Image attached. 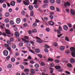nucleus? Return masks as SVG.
<instances>
[{
  "instance_id": "nucleus-58",
  "label": "nucleus",
  "mask_w": 75,
  "mask_h": 75,
  "mask_svg": "<svg viewBox=\"0 0 75 75\" xmlns=\"http://www.w3.org/2000/svg\"><path fill=\"white\" fill-rule=\"evenodd\" d=\"M44 51L45 52H48V50L46 48H45L44 49Z\"/></svg>"
},
{
  "instance_id": "nucleus-17",
  "label": "nucleus",
  "mask_w": 75,
  "mask_h": 75,
  "mask_svg": "<svg viewBox=\"0 0 75 75\" xmlns=\"http://www.w3.org/2000/svg\"><path fill=\"white\" fill-rule=\"evenodd\" d=\"M55 68L56 69H59L61 68V66H55Z\"/></svg>"
},
{
  "instance_id": "nucleus-49",
  "label": "nucleus",
  "mask_w": 75,
  "mask_h": 75,
  "mask_svg": "<svg viewBox=\"0 0 75 75\" xmlns=\"http://www.w3.org/2000/svg\"><path fill=\"white\" fill-rule=\"evenodd\" d=\"M7 43L8 44H10L11 43V41L9 40H7Z\"/></svg>"
},
{
  "instance_id": "nucleus-41",
  "label": "nucleus",
  "mask_w": 75,
  "mask_h": 75,
  "mask_svg": "<svg viewBox=\"0 0 75 75\" xmlns=\"http://www.w3.org/2000/svg\"><path fill=\"white\" fill-rule=\"evenodd\" d=\"M4 21L5 23H7L9 22V20L8 19H6L4 20Z\"/></svg>"
},
{
  "instance_id": "nucleus-4",
  "label": "nucleus",
  "mask_w": 75,
  "mask_h": 75,
  "mask_svg": "<svg viewBox=\"0 0 75 75\" xmlns=\"http://www.w3.org/2000/svg\"><path fill=\"white\" fill-rule=\"evenodd\" d=\"M70 62L71 64L75 63V60L73 58H71L70 60Z\"/></svg>"
},
{
  "instance_id": "nucleus-9",
  "label": "nucleus",
  "mask_w": 75,
  "mask_h": 75,
  "mask_svg": "<svg viewBox=\"0 0 75 75\" xmlns=\"http://www.w3.org/2000/svg\"><path fill=\"white\" fill-rule=\"evenodd\" d=\"M29 9L30 10H33V6L32 5H30L28 7Z\"/></svg>"
},
{
  "instance_id": "nucleus-52",
  "label": "nucleus",
  "mask_w": 75,
  "mask_h": 75,
  "mask_svg": "<svg viewBox=\"0 0 75 75\" xmlns=\"http://www.w3.org/2000/svg\"><path fill=\"white\" fill-rule=\"evenodd\" d=\"M15 56H16V57H18V55H19V53L17 52L15 54Z\"/></svg>"
},
{
  "instance_id": "nucleus-43",
  "label": "nucleus",
  "mask_w": 75,
  "mask_h": 75,
  "mask_svg": "<svg viewBox=\"0 0 75 75\" xmlns=\"http://www.w3.org/2000/svg\"><path fill=\"white\" fill-rule=\"evenodd\" d=\"M56 3L57 4H60L61 3V1L60 0H57Z\"/></svg>"
},
{
  "instance_id": "nucleus-15",
  "label": "nucleus",
  "mask_w": 75,
  "mask_h": 75,
  "mask_svg": "<svg viewBox=\"0 0 75 75\" xmlns=\"http://www.w3.org/2000/svg\"><path fill=\"white\" fill-rule=\"evenodd\" d=\"M67 66L69 68H72V65L70 63H68L67 64Z\"/></svg>"
},
{
  "instance_id": "nucleus-39",
  "label": "nucleus",
  "mask_w": 75,
  "mask_h": 75,
  "mask_svg": "<svg viewBox=\"0 0 75 75\" xmlns=\"http://www.w3.org/2000/svg\"><path fill=\"white\" fill-rule=\"evenodd\" d=\"M37 32V30L35 29H34L32 30V33H36V32Z\"/></svg>"
},
{
  "instance_id": "nucleus-5",
  "label": "nucleus",
  "mask_w": 75,
  "mask_h": 75,
  "mask_svg": "<svg viewBox=\"0 0 75 75\" xmlns=\"http://www.w3.org/2000/svg\"><path fill=\"white\" fill-rule=\"evenodd\" d=\"M21 21V19L19 18H18L16 19V22L17 24H19Z\"/></svg>"
},
{
  "instance_id": "nucleus-30",
  "label": "nucleus",
  "mask_w": 75,
  "mask_h": 75,
  "mask_svg": "<svg viewBox=\"0 0 75 75\" xmlns=\"http://www.w3.org/2000/svg\"><path fill=\"white\" fill-rule=\"evenodd\" d=\"M21 14L22 15H25V12L24 11H22L21 12Z\"/></svg>"
},
{
  "instance_id": "nucleus-64",
  "label": "nucleus",
  "mask_w": 75,
  "mask_h": 75,
  "mask_svg": "<svg viewBox=\"0 0 75 75\" xmlns=\"http://www.w3.org/2000/svg\"><path fill=\"white\" fill-rule=\"evenodd\" d=\"M7 49L8 50H9V51H11V49L10 47H7Z\"/></svg>"
},
{
  "instance_id": "nucleus-48",
  "label": "nucleus",
  "mask_w": 75,
  "mask_h": 75,
  "mask_svg": "<svg viewBox=\"0 0 75 75\" xmlns=\"http://www.w3.org/2000/svg\"><path fill=\"white\" fill-rule=\"evenodd\" d=\"M10 23L11 25H13L14 24V22H13L11 20L10 22Z\"/></svg>"
},
{
  "instance_id": "nucleus-3",
  "label": "nucleus",
  "mask_w": 75,
  "mask_h": 75,
  "mask_svg": "<svg viewBox=\"0 0 75 75\" xmlns=\"http://www.w3.org/2000/svg\"><path fill=\"white\" fill-rule=\"evenodd\" d=\"M63 29L65 31H67L68 30V27L66 25H65L63 26Z\"/></svg>"
},
{
  "instance_id": "nucleus-57",
  "label": "nucleus",
  "mask_w": 75,
  "mask_h": 75,
  "mask_svg": "<svg viewBox=\"0 0 75 75\" xmlns=\"http://www.w3.org/2000/svg\"><path fill=\"white\" fill-rule=\"evenodd\" d=\"M46 30L47 32H49V31H50V28H47L46 29Z\"/></svg>"
},
{
  "instance_id": "nucleus-29",
  "label": "nucleus",
  "mask_w": 75,
  "mask_h": 75,
  "mask_svg": "<svg viewBox=\"0 0 75 75\" xmlns=\"http://www.w3.org/2000/svg\"><path fill=\"white\" fill-rule=\"evenodd\" d=\"M71 55L73 57H75V52H71Z\"/></svg>"
},
{
  "instance_id": "nucleus-44",
  "label": "nucleus",
  "mask_w": 75,
  "mask_h": 75,
  "mask_svg": "<svg viewBox=\"0 0 75 75\" xmlns=\"http://www.w3.org/2000/svg\"><path fill=\"white\" fill-rule=\"evenodd\" d=\"M59 30L60 31H62V28H61V26H59Z\"/></svg>"
},
{
  "instance_id": "nucleus-14",
  "label": "nucleus",
  "mask_w": 75,
  "mask_h": 75,
  "mask_svg": "<svg viewBox=\"0 0 75 75\" xmlns=\"http://www.w3.org/2000/svg\"><path fill=\"white\" fill-rule=\"evenodd\" d=\"M30 71L32 74H35V70H34L33 69H30Z\"/></svg>"
},
{
  "instance_id": "nucleus-59",
  "label": "nucleus",
  "mask_w": 75,
  "mask_h": 75,
  "mask_svg": "<svg viewBox=\"0 0 75 75\" xmlns=\"http://www.w3.org/2000/svg\"><path fill=\"white\" fill-rule=\"evenodd\" d=\"M60 30H57V33L58 34H61V32H60Z\"/></svg>"
},
{
  "instance_id": "nucleus-40",
  "label": "nucleus",
  "mask_w": 75,
  "mask_h": 75,
  "mask_svg": "<svg viewBox=\"0 0 75 75\" xmlns=\"http://www.w3.org/2000/svg\"><path fill=\"white\" fill-rule=\"evenodd\" d=\"M13 30L15 31H18V28H17V27H14L13 28Z\"/></svg>"
},
{
  "instance_id": "nucleus-21",
  "label": "nucleus",
  "mask_w": 75,
  "mask_h": 75,
  "mask_svg": "<svg viewBox=\"0 0 75 75\" xmlns=\"http://www.w3.org/2000/svg\"><path fill=\"white\" fill-rule=\"evenodd\" d=\"M10 16V13L8 12H6L5 14V17H8Z\"/></svg>"
},
{
  "instance_id": "nucleus-11",
  "label": "nucleus",
  "mask_w": 75,
  "mask_h": 75,
  "mask_svg": "<svg viewBox=\"0 0 75 75\" xmlns=\"http://www.w3.org/2000/svg\"><path fill=\"white\" fill-rule=\"evenodd\" d=\"M59 49L61 51H64L65 49V47L64 46H61L59 48Z\"/></svg>"
},
{
  "instance_id": "nucleus-36",
  "label": "nucleus",
  "mask_w": 75,
  "mask_h": 75,
  "mask_svg": "<svg viewBox=\"0 0 75 75\" xmlns=\"http://www.w3.org/2000/svg\"><path fill=\"white\" fill-rule=\"evenodd\" d=\"M48 61H54V59L51 58H49L48 59Z\"/></svg>"
},
{
  "instance_id": "nucleus-1",
  "label": "nucleus",
  "mask_w": 75,
  "mask_h": 75,
  "mask_svg": "<svg viewBox=\"0 0 75 75\" xmlns=\"http://www.w3.org/2000/svg\"><path fill=\"white\" fill-rule=\"evenodd\" d=\"M62 3H64V7H67V5L68 6H71V4H70V3H69V2H68V1L67 2L66 4V2H64V1H62Z\"/></svg>"
},
{
  "instance_id": "nucleus-34",
  "label": "nucleus",
  "mask_w": 75,
  "mask_h": 75,
  "mask_svg": "<svg viewBox=\"0 0 75 75\" xmlns=\"http://www.w3.org/2000/svg\"><path fill=\"white\" fill-rule=\"evenodd\" d=\"M2 6L3 7V8H6L7 7V5L5 4H3L2 5Z\"/></svg>"
},
{
  "instance_id": "nucleus-7",
  "label": "nucleus",
  "mask_w": 75,
  "mask_h": 75,
  "mask_svg": "<svg viewBox=\"0 0 75 75\" xmlns=\"http://www.w3.org/2000/svg\"><path fill=\"white\" fill-rule=\"evenodd\" d=\"M71 13L72 15H75V11L72 9H71Z\"/></svg>"
},
{
  "instance_id": "nucleus-28",
  "label": "nucleus",
  "mask_w": 75,
  "mask_h": 75,
  "mask_svg": "<svg viewBox=\"0 0 75 75\" xmlns=\"http://www.w3.org/2000/svg\"><path fill=\"white\" fill-rule=\"evenodd\" d=\"M34 67H35V68H39V64H36L35 65Z\"/></svg>"
},
{
  "instance_id": "nucleus-35",
  "label": "nucleus",
  "mask_w": 75,
  "mask_h": 75,
  "mask_svg": "<svg viewBox=\"0 0 75 75\" xmlns=\"http://www.w3.org/2000/svg\"><path fill=\"white\" fill-rule=\"evenodd\" d=\"M65 39L66 41H68L69 42V38H68L67 37H66L65 38Z\"/></svg>"
},
{
  "instance_id": "nucleus-46",
  "label": "nucleus",
  "mask_w": 75,
  "mask_h": 75,
  "mask_svg": "<svg viewBox=\"0 0 75 75\" xmlns=\"http://www.w3.org/2000/svg\"><path fill=\"white\" fill-rule=\"evenodd\" d=\"M33 15H34V12H33V11H31L30 12V16H33Z\"/></svg>"
},
{
  "instance_id": "nucleus-31",
  "label": "nucleus",
  "mask_w": 75,
  "mask_h": 75,
  "mask_svg": "<svg viewBox=\"0 0 75 75\" xmlns=\"http://www.w3.org/2000/svg\"><path fill=\"white\" fill-rule=\"evenodd\" d=\"M45 47L46 48H50V46L48 45L47 44H46L45 45Z\"/></svg>"
},
{
  "instance_id": "nucleus-56",
  "label": "nucleus",
  "mask_w": 75,
  "mask_h": 75,
  "mask_svg": "<svg viewBox=\"0 0 75 75\" xmlns=\"http://www.w3.org/2000/svg\"><path fill=\"white\" fill-rule=\"evenodd\" d=\"M65 73L67 74H68V75H70V74H71V73L68 71H65Z\"/></svg>"
},
{
  "instance_id": "nucleus-10",
  "label": "nucleus",
  "mask_w": 75,
  "mask_h": 75,
  "mask_svg": "<svg viewBox=\"0 0 75 75\" xmlns=\"http://www.w3.org/2000/svg\"><path fill=\"white\" fill-rule=\"evenodd\" d=\"M70 50L71 51H72V52H75V48L73 47H71L70 48Z\"/></svg>"
},
{
  "instance_id": "nucleus-27",
  "label": "nucleus",
  "mask_w": 75,
  "mask_h": 75,
  "mask_svg": "<svg viewBox=\"0 0 75 75\" xmlns=\"http://www.w3.org/2000/svg\"><path fill=\"white\" fill-rule=\"evenodd\" d=\"M38 0H34V2L33 3V4H37Z\"/></svg>"
},
{
  "instance_id": "nucleus-18",
  "label": "nucleus",
  "mask_w": 75,
  "mask_h": 75,
  "mask_svg": "<svg viewBox=\"0 0 75 75\" xmlns=\"http://www.w3.org/2000/svg\"><path fill=\"white\" fill-rule=\"evenodd\" d=\"M12 67V64H9L7 65V67L9 69L11 68Z\"/></svg>"
},
{
  "instance_id": "nucleus-25",
  "label": "nucleus",
  "mask_w": 75,
  "mask_h": 75,
  "mask_svg": "<svg viewBox=\"0 0 75 75\" xmlns=\"http://www.w3.org/2000/svg\"><path fill=\"white\" fill-rule=\"evenodd\" d=\"M11 47L12 48H13V49H15V48H16V45L15 44H13L12 45Z\"/></svg>"
},
{
  "instance_id": "nucleus-63",
  "label": "nucleus",
  "mask_w": 75,
  "mask_h": 75,
  "mask_svg": "<svg viewBox=\"0 0 75 75\" xmlns=\"http://www.w3.org/2000/svg\"><path fill=\"white\" fill-rule=\"evenodd\" d=\"M66 54H69L70 53V52H69V50H67L66 51Z\"/></svg>"
},
{
  "instance_id": "nucleus-51",
  "label": "nucleus",
  "mask_w": 75,
  "mask_h": 75,
  "mask_svg": "<svg viewBox=\"0 0 75 75\" xmlns=\"http://www.w3.org/2000/svg\"><path fill=\"white\" fill-rule=\"evenodd\" d=\"M2 35H3L4 36V37H6L7 35L6 34V33H2Z\"/></svg>"
},
{
  "instance_id": "nucleus-12",
  "label": "nucleus",
  "mask_w": 75,
  "mask_h": 75,
  "mask_svg": "<svg viewBox=\"0 0 75 75\" xmlns=\"http://www.w3.org/2000/svg\"><path fill=\"white\" fill-rule=\"evenodd\" d=\"M15 4L16 3L14 1H12L11 2V5L12 6H15Z\"/></svg>"
},
{
  "instance_id": "nucleus-13",
  "label": "nucleus",
  "mask_w": 75,
  "mask_h": 75,
  "mask_svg": "<svg viewBox=\"0 0 75 75\" xmlns=\"http://www.w3.org/2000/svg\"><path fill=\"white\" fill-rule=\"evenodd\" d=\"M5 30L6 31V34H11V33H10V30L7 29H5Z\"/></svg>"
},
{
  "instance_id": "nucleus-50",
  "label": "nucleus",
  "mask_w": 75,
  "mask_h": 75,
  "mask_svg": "<svg viewBox=\"0 0 75 75\" xmlns=\"http://www.w3.org/2000/svg\"><path fill=\"white\" fill-rule=\"evenodd\" d=\"M67 24L70 28H71L72 27V25L71 24V23H67Z\"/></svg>"
},
{
  "instance_id": "nucleus-47",
  "label": "nucleus",
  "mask_w": 75,
  "mask_h": 75,
  "mask_svg": "<svg viewBox=\"0 0 75 75\" xmlns=\"http://www.w3.org/2000/svg\"><path fill=\"white\" fill-rule=\"evenodd\" d=\"M30 70L28 69H25L24 70V72H29Z\"/></svg>"
},
{
  "instance_id": "nucleus-53",
  "label": "nucleus",
  "mask_w": 75,
  "mask_h": 75,
  "mask_svg": "<svg viewBox=\"0 0 75 75\" xmlns=\"http://www.w3.org/2000/svg\"><path fill=\"white\" fill-rule=\"evenodd\" d=\"M53 45L54 46H55V47H57L58 45V44H57V42H55L54 43Z\"/></svg>"
},
{
  "instance_id": "nucleus-23",
  "label": "nucleus",
  "mask_w": 75,
  "mask_h": 75,
  "mask_svg": "<svg viewBox=\"0 0 75 75\" xmlns=\"http://www.w3.org/2000/svg\"><path fill=\"white\" fill-rule=\"evenodd\" d=\"M37 23H35L33 24V27H37Z\"/></svg>"
},
{
  "instance_id": "nucleus-6",
  "label": "nucleus",
  "mask_w": 75,
  "mask_h": 75,
  "mask_svg": "<svg viewBox=\"0 0 75 75\" xmlns=\"http://www.w3.org/2000/svg\"><path fill=\"white\" fill-rule=\"evenodd\" d=\"M48 23L50 25H54V24H55V23L54 22H53L52 21H50Z\"/></svg>"
},
{
  "instance_id": "nucleus-33",
  "label": "nucleus",
  "mask_w": 75,
  "mask_h": 75,
  "mask_svg": "<svg viewBox=\"0 0 75 75\" xmlns=\"http://www.w3.org/2000/svg\"><path fill=\"white\" fill-rule=\"evenodd\" d=\"M54 65L55 64H54L53 63H51L50 64V66L51 67H54Z\"/></svg>"
},
{
  "instance_id": "nucleus-32",
  "label": "nucleus",
  "mask_w": 75,
  "mask_h": 75,
  "mask_svg": "<svg viewBox=\"0 0 75 75\" xmlns=\"http://www.w3.org/2000/svg\"><path fill=\"white\" fill-rule=\"evenodd\" d=\"M43 3H46L47 4L48 3H49V1L48 0H45L43 1Z\"/></svg>"
},
{
  "instance_id": "nucleus-19",
  "label": "nucleus",
  "mask_w": 75,
  "mask_h": 75,
  "mask_svg": "<svg viewBox=\"0 0 75 75\" xmlns=\"http://www.w3.org/2000/svg\"><path fill=\"white\" fill-rule=\"evenodd\" d=\"M15 35L17 37H19V36H20V33H19L18 32H16L15 33Z\"/></svg>"
},
{
  "instance_id": "nucleus-45",
  "label": "nucleus",
  "mask_w": 75,
  "mask_h": 75,
  "mask_svg": "<svg viewBox=\"0 0 75 75\" xmlns=\"http://www.w3.org/2000/svg\"><path fill=\"white\" fill-rule=\"evenodd\" d=\"M19 45L20 47H22L23 45V43L21 42L19 44Z\"/></svg>"
},
{
  "instance_id": "nucleus-8",
  "label": "nucleus",
  "mask_w": 75,
  "mask_h": 75,
  "mask_svg": "<svg viewBox=\"0 0 75 75\" xmlns=\"http://www.w3.org/2000/svg\"><path fill=\"white\" fill-rule=\"evenodd\" d=\"M35 51L36 53H40V50L39 49L37 48L35 50Z\"/></svg>"
},
{
  "instance_id": "nucleus-2",
  "label": "nucleus",
  "mask_w": 75,
  "mask_h": 75,
  "mask_svg": "<svg viewBox=\"0 0 75 75\" xmlns=\"http://www.w3.org/2000/svg\"><path fill=\"white\" fill-rule=\"evenodd\" d=\"M3 53L4 54V55H5V56H7L8 55V51L7 50H4Z\"/></svg>"
},
{
  "instance_id": "nucleus-38",
  "label": "nucleus",
  "mask_w": 75,
  "mask_h": 75,
  "mask_svg": "<svg viewBox=\"0 0 75 75\" xmlns=\"http://www.w3.org/2000/svg\"><path fill=\"white\" fill-rule=\"evenodd\" d=\"M38 57H39L40 58V59H41V58H42V55H41L40 54H38Z\"/></svg>"
},
{
  "instance_id": "nucleus-42",
  "label": "nucleus",
  "mask_w": 75,
  "mask_h": 75,
  "mask_svg": "<svg viewBox=\"0 0 75 75\" xmlns=\"http://www.w3.org/2000/svg\"><path fill=\"white\" fill-rule=\"evenodd\" d=\"M20 67L22 69H24V66L23 65H20Z\"/></svg>"
},
{
  "instance_id": "nucleus-16",
  "label": "nucleus",
  "mask_w": 75,
  "mask_h": 75,
  "mask_svg": "<svg viewBox=\"0 0 75 75\" xmlns=\"http://www.w3.org/2000/svg\"><path fill=\"white\" fill-rule=\"evenodd\" d=\"M50 8L52 10H55V7L53 6H50Z\"/></svg>"
},
{
  "instance_id": "nucleus-62",
  "label": "nucleus",
  "mask_w": 75,
  "mask_h": 75,
  "mask_svg": "<svg viewBox=\"0 0 75 75\" xmlns=\"http://www.w3.org/2000/svg\"><path fill=\"white\" fill-rule=\"evenodd\" d=\"M28 33L29 34H32V31L31 30H29L28 31Z\"/></svg>"
},
{
  "instance_id": "nucleus-20",
  "label": "nucleus",
  "mask_w": 75,
  "mask_h": 75,
  "mask_svg": "<svg viewBox=\"0 0 75 75\" xmlns=\"http://www.w3.org/2000/svg\"><path fill=\"white\" fill-rule=\"evenodd\" d=\"M36 41L37 42H38V43H42V41L39 39H37L36 40Z\"/></svg>"
},
{
  "instance_id": "nucleus-61",
  "label": "nucleus",
  "mask_w": 75,
  "mask_h": 75,
  "mask_svg": "<svg viewBox=\"0 0 75 75\" xmlns=\"http://www.w3.org/2000/svg\"><path fill=\"white\" fill-rule=\"evenodd\" d=\"M55 62L57 63H59V61L58 60L56 59L55 60Z\"/></svg>"
},
{
  "instance_id": "nucleus-26",
  "label": "nucleus",
  "mask_w": 75,
  "mask_h": 75,
  "mask_svg": "<svg viewBox=\"0 0 75 75\" xmlns=\"http://www.w3.org/2000/svg\"><path fill=\"white\" fill-rule=\"evenodd\" d=\"M49 1L52 4H54L55 3V0H49Z\"/></svg>"
},
{
  "instance_id": "nucleus-60",
  "label": "nucleus",
  "mask_w": 75,
  "mask_h": 75,
  "mask_svg": "<svg viewBox=\"0 0 75 75\" xmlns=\"http://www.w3.org/2000/svg\"><path fill=\"white\" fill-rule=\"evenodd\" d=\"M24 38H25L26 40H29V38H28V37L27 36H25L24 37Z\"/></svg>"
},
{
  "instance_id": "nucleus-22",
  "label": "nucleus",
  "mask_w": 75,
  "mask_h": 75,
  "mask_svg": "<svg viewBox=\"0 0 75 75\" xmlns=\"http://www.w3.org/2000/svg\"><path fill=\"white\" fill-rule=\"evenodd\" d=\"M26 45L28 46V47H30V46H31V44H30V42H28L27 43Z\"/></svg>"
},
{
  "instance_id": "nucleus-37",
  "label": "nucleus",
  "mask_w": 75,
  "mask_h": 75,
  "mask_svg": "<svg viewBox=\"0 0 75 75\" xmlns=\"http://www.w3.org/2000/svg\"><path fill=\"white\" fill-rule=\"evenodd\" d=\"M23 4H25V5L26 6H27V5H29V4L27 3V2H25V1H23Z\"/></svg>"
},
{
  "instance_id": "nucleus-24",
  "label": "nucleus",
  "mask_w": 75,
  "mask_h": 75,
  "mask_svg": "<svg viewBox=\"0 0 75 75\" xmlns=\"http://www.w3.org/2000/svg\"><path fill=\"white\" fill-rule=\"evenodd\" d=\"M15 61H16V59L15 58L13 57L11 59V62H15Z\"/></svg>"
},
{
  "instance_id": "nucleus-54",
  "label": "nucleus",
  "mask_w": 75,
  "mask_h": 75,
  "mask_svg": "<svg viewBox=\"0 0 75 75\" xmlns=\"http://www.w3.org/2000/svg\"><path fill=\"white\" fill-rule=\"evenodd\" d=\"M48 6V4H45L43 6V7H44V8H45L46 7Z\"/></svg>"
},
{
  "instance_id": "nucleus-55",
  "label": "nucleus",
  "mask_w": 75,
  "mask_h": 75,
  "mask_svg": "<svg viewBox=\"0 0 75 75\" xmlns=\"http://www.w3.org/2000/svg\"><path fill=\"white\" fill-rule=\"evenodd\" d=\"M44 19L45 21H48V18L47 17H45Z\"/></svg>"
}]
</instances>
